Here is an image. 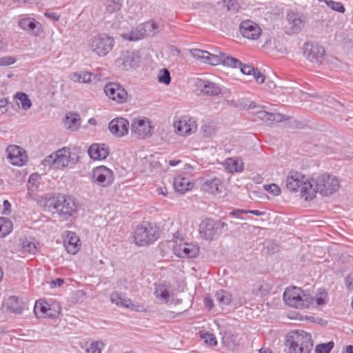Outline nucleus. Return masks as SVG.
Here are the masks:
<instances>
[{"label": "nucleus", "mask_w": 353, "mask_h": 353, "mask_svg": "<svg viewBox=\"0 0 353 353\" xmlns=\"http://www.w3.org/2000/svg\"><path fill=\"white\" fill-rule=\"evenodd\" d=\"M305 190L312 200L317 192L322 196H329L335 192L339 188V179L330 174H323L316 178H312L310 183L305 184Z\"/></svg>", "instance_id": "obj_1"}, {"label": "nucleus", "mask_w": 353, "mask_h": 353, "mask_svg": "<svg viewBox=\"0 0 353 353\" xmlns=\"http://www.w3.org/2000/svg\"><path fill=\"white\" fill-rule=\"evenodd\" d=\"M44 210L59 214L63 219L67 220L75 211L73 199L68 196L58 194L46 198L43 205Z\"/></svg>", "instance_id": "obj_2"}, {"label": "nucleus", "mask_w": 353, "mask_h": 353, "mask_svg": "<svg viewBox=\"0 0 353 353\" xmlns=\"http://www.w3.org/2000/svg\"><path fill=\"white\" fill-rule=\"evenodd\" d=\"M285 345L290 353H310L313 343L311 335L303 330H293L286 337Z\"/></svg>", "instance_id": "obj_3"}, {"label": "nucleus", "mask_w": 353, "mask_h": 353, "mask_svg": "<svg viewBox=\"0 0 353 353\" xmlns=\"http://www.w3.org/2000/svg\"><path fill=\"white\" fill-rule=\"evenodd\" d=\"M190 54L196 59L202 63L217 65L223 64L230 67L234 64H239V60L234 57L227 55L225 53L219 52V54H211L208 51L194 48L190 50Z\"/></svg>", "instance_id": "obj_4"}, {"label": "nucleus", "mask_w": 353, "mask_h": 353, "mask_svg": "<svg viewBox=\"0 0 353 353\" xmlns=\"http://www.w3.org/2000/svg\"><path fill=\"white\" fill-rule=\"evenodd\" d=\"M283 299L288 305L299 309L308 308L314 304V297L296 287L287 288L283 292Z\"/></svg>", "instance_id": "obj_5"}, {"label": "nucleus", "mask_w": 353, "mask_h": 353, "mask_svg": "<svg viewBox=\"0 0 353 353\" xmlns=\"http://www.w3.org/2000/svg\"><path fill=\"white\" fill-rule=\"evenodd\" d=\"M134 241L139 246H147L153 243L159 237L158 228L148 222H143L137 226L134 231Z\"/></svg>", "instance_id": "obj_6"}, {"label": "nucleus", "mask_w": 353, "mask_h": 353, "mask_svg": "<svg viewBox=\"0 0 353 353\" xmlns=\"http://www.w3.org/2000/svg\"><path fill=\"white\" fill-rule=\"evenodd\" d=\"M228 224L221 220L216 221L211 218L204 219L199 225L201 237L206 241H213L228 231Z\"/></svg>", "instance_id": "obj_7"}, {"label": "nucleus", "mask_w": 353, "mask_h": 353, "mask_svg": "<svg viewBox=\"0 0 353 353\" xmlns=\"http://www.w3.org/2000/svg\"><path fill=\"white\" fill-rule=\"evenodd\" d=\"M114 39L105 33H100L93 37L89 41L88 48L99 57H105L112 51Z\"/></svg>", "instance_id": "obj_8"}, {"label": "nucleus", "mask_w": 353, "mask_h": 353, "mask_svg": "<svg viewBox=\"0 0 353 353\" xmlns=\"http://www.w3.org/2000/svg\"><path fill=\"white\" fill-rule=\"evenodd\" d=\"M310 183V179L305 177L304 174L297 171H290L285 179V186L288 190L292 192L301 191V196L305 200L310 201L307 194L305 190V184Z\"/></svg>", "instance_id": "obj_9"}, {"label": "nucleus", "mask_w": 353, "mask_h": 353, "mask_svg": "<svg viewBox=\"0 0 353 353\" xmlns=\"http://www.w3.org/2000/svg\"><path fill=\"white\" fill-rule=\"evenodd\" d=\"M106 96L117 103H124L128 101V94L120 84L114 82L108 83L104 87Z\"/></svg>", "instance_id": "obj_10"}, {"label": "nucleus", "mask_w": 353, "mask_h": 353, "mask_svg": "<svg viewBox=\"0 0 353 353\" xmlns=\"http://www.w3.org/2000/svg\"><path fill=\"white\" fill-rule=\"evenodd\" d=\"M140 62L139 56L134 52L123 51L120 56L116 59V65L122 70H130L139 65Z\"/></svg>", "instance_id": "obj_11"}, {"label": "nucleus", "mask_w": 353, "mask_h": 353, "mask_svg": "<svg viewBox=\"0 0 353 353\" xmlns=\"http://www.w3.org/2000/svg\"><path fill=\"white\" fill-rule=\"evenodd\" d=\"M114 179L112 170L105 166H99L93 170L92 179L99 186H109L113 183Z\"/></svg>", "instance_id": "obj_12"}, {"label": "nucleus", "mask_w": 353, "mask_h": 353, "mask_svg": "<svg viewBox=\"0 0 353 353\" xmlns=\"http://www.w3.org/2000/svg\"><path fill=\"white\" fill-rule=\"evenodd\" d=\"M325 53L324 48L316 43L307 42L304 44L303 54L311 62L321 64Z\"/></svg>", "instance_id": "obj_13"}, {"label": "nucleus", "mask_w": 353, "mask_h": 353, "mask_svg": "<svg viewBox=\"0 0 353 353\" xmlns=\"http://www.w3.org/2000/svg\"><path fill=\"white\" fill-rule=\"evenodd\" d=\"M151 123L149 119H134L131 125V134L137 139H145L151 134Z\"/></svg>", "instance_id": "obj_14"}, {"label": "nucleus", "mask_w": 353, "mask_h": 353, "mask_svg": "<svg viewBox=\"0 0 353 353\" xmlns=\"http://www.w3.org/2000/svg\"><path fill=\"white\" fill-rule=\"evenodd\" d=\"M176 132L182 136L190 135L196 132L197 125L196 121L189 116H183L174 123Z\"/></svg>", "instance_id": "obj_15"}, {"label": "nucleus", "mask_w": 353, "mask_h": 353, "mask_svg": "<svg viewBox=\"0 0 353 353\" xmlns=\"http://www.w3.org/2000/svg\"><path fill=\"white\" fill-rule=\"evenodd\" d=\"M287 21L289 34H297L303 29L305 17L298 12H289L287 14Z\"/></svg>", "instance_id": "obj_16"}, {"label": "nucleus", "mask_w": 353, "mask_h": 353, "mask_svg": "<svg viewBox=\"0 0 353 353\" xmlns=\"http://www.w3.org/2000/svg\"><path fill=\"white\" fill-rule=\"evenodd\" d=\"M6 153L7 158L14 165L21 166L27 161V155L24 150L18 145H9L6 149Z\"/></svg>", "instance_id": "obj_17"}, {"label": "nucleus", "mask_w": 353, "mask_h": 353, "mask_svg": "<svg viewBox=\"0 0 353 353\" xmlns=\"http://www.w3.org/2000/svg\"><path fill=\"white\" fill-rule=\"evenodd\" d=\"M174 254L181 258H194L199 255V248L192 243L181 241L173 248Z\"/></svg>", "instance_id": "obj_18"}, {"label": "nucleus", "mask_w": 353, "mask_h": 353, "mask_svg": "<svg viewBox=\"0 0 353 353\" xmlns=\"http://www.w3.org/2000/svg\"><path fill=\"white\" fill-rule=\"evenodd\" d=\"M110 301L118 306L128 308L135 312H145L146 310L143 305L139 303H134L130 299H125L118 292H113L110 296Z\"/></svg>", "instance_id": "obj_19"}, {"label": "nucleus", "mask_w": 353, "mask_h": 353, "mask_svg": "<svg viewBox=\"0 0 353 353\" xmlns=\"http://www.w3.org/2000/svg\"><path fill=\"white\" fill-rule=\"evenodd\" d=\"M240 31L244 37L252 40L258 39L261 34L260 27L256 23L249 20L241 23Z\"/></svg>", "instance_id": "obj_20"}, {"label": "nucleus", "mask_w": 353, "mask_h": 353, "mask_svg": "<svg viewBox=\"0 0 353 353\" xmlns=\"http://www.w3.org/2000/svg\"><path fill=\"white\" fill-rule=\"evenodd\" d=\"M129 123L123 118H117L112 120L108 125L110 132L117 137H122L128 132Z\"/></svg>", "instance_id": "obj_21"}, {"label": "nucleus", "mask_w": 353, "mask_h": 353, "mask_svg": "<svg viewBox=\"0 0 353 353\" xmlns=\"http://www.w3.org/2000/svg\"><path fill=\"white\" fill-rule=\"evenodd\" d=\"M19 26L30 34L39 36L42 32V25L33 18H23L19 21Z\"/></svg>", "instance_id": "obj_22"}, {"label": "nucleus", "mask_w": 353, "mask_h": 353, "mask_svg": "<svg viewBox=\"0 0 353 353\" xmlns=\"http://www.w3.org/2000/svg\"><path fill=\"white\" fill-rule=\"evenodd\" d=\"M196 85L202 93L208 96H216L221 92V88L216 83L207 80L198 79Z\"/></svg>", "instance_id": "obj_23"}, {"label": "nucleus", "mask_w": 353, "mask_h": 353, "mask_svg": "<svg viewBox=\"0 0 353 353\" xmlns=\"http://www.w3.org/2000/svg\"><path fill=\"white\" fill-rule=\"evenodd\" d=\"M88 152L91 159L102 160L107 158L109 154V148L105 144L93 143L88 148Z\"/></svg>", "instance_id": "obj_24"}, {"label": "nucleus", "mask_w": 353, "mask_h": 353, "mask_svg": "<svg viewBox=\"0 0 353 353\" xmlns=\"http://www.w3.org/2000/svg\"><path fill=\"white\" fill-rule=\"evenodd\" d=\"M149 24H139L136 28L132 29L130 33L122 34V37L126 40L135 41H139L148 36L145 29L148 30Z\"/></svg>", "instance_id": "obj_25"}, {"label": "nucleus", "mask_w": 353, "mask_h": 353, "mask_svg": "<svg viewBox=\"0 0 353 353\" xmlns=\"http://www.w3.org/2000/svg\"><path fill=\"white\" fill-rule=\"evenodd\" d=\"M64 245L67 252L72 254L77 253L81 247L80 239L74 232H68L64 240Z\"/></svg>", "instance_id": "obj_26"}, {"label": "nucleus", "mask_w": 353, "mask_h": 353, "mask_svg": "<svg viewBox=\"0 0 353 353\" xmlns=\"http://www.w3.org/2000/svg\"><path fill=\"white\" fill-rule=\"evenodd\" d=\"M71 158L68 148H63L55 152V170H59L68 166Z\"/></svg>", "instance_id": "obj_27"}, {"label": "nucleus", "mask_w": 353, "mask_h": 353, "mask_svg": "<svg viewBox=\"0 0 353 353\" xmlns=\"http://www.w3.org/2000/svg\"><path fill=\"white\" fill-rule=\"evenodd\" d=\"M173 185L177 192L184 194L193 188L194 183L188 178L179 175L174 179Z\"/></svg>", "instance_id": "obj_28"}, {"label": "nucleus", "mask_w": 353, "mask_h": 353, "mask_svg": "<svg viewBox=\"0 0 353 353\" xmlns=\"http://www.w3.org/2000/svg\"><path fill=\"white\" fill-rule=\"evenodd\" d=\"M51 308L48 303L43 301H36L34 312L38 318H54L57 316L56 313H50Z\"/></svg>", "instance_id": "obj_29"}, {"label": "nucleus", "mask_w": 353, "mask_h": 353, "mask_svg": "<svg viewBox=\"0 0 353 353\" xmlns=\"http://www.w3.org/2000/svg\"><path fill=\"white\" fill-rule=\"evenodd\" d=\"M7 308L10 312L16 314H20L23 310V303L16 296H10L6 302Z\"/></svg>", "instance_id": "obj_30"}, {"label": "nucleus", "mask_w": 353, "mask_h": 353, "mask_svg": "<svg viewBox=\"0 0 353 353\" xmlns=\"http://www.w3.org/2000/svg\"><path fill=\"white\" fill-rule=\"evenodd\" d=\"M221 186V182L219 179L214 178L207 180L203 185V190L210 194H216L220 192L219 188Z\"/></svg>", "instance_id": "obj_31"}, {"label": "nucleus", "mask_w": 353, "mask_h": 353, "mask_svg": "<svg viewBox=\"0 0 353 353\" xmlns=\"http://www.w3.org/2000/svg\"><path fill=\"white\" fill-rule=\"evenodd\" d=\"M92 73L85 71L81 72H72L69 74V78L71 81L76 83H88L92 81Z\"/></svg>", "instance_id": "obj_32"}, {"label": "nucleus", "mask_w": 353, "mask_h": 353, "mask_svg": "<svg viewBox=\"0 0 353 353\" xmlns=\"http://www.w3.org/2000/svg\"><path fill=\"white\" fill-rule=\"evenodd\" d=\"M214 297L219 305L221 307H224L225 306L230 305L232 301L231 294L224 290L217 291Z\"/></svg>", "instance_id": "obj_33"}, {"label": "nucleus", "mask_w": 353, "mask_h": 353, "mask_svg": "<svg viewBox=\"0 0 353 353\" xmlns=\"http://www.w3.org/2000/svg\"><path fill=\"white\" fill-rule=\"evenodd\" d=\"M225 168L230 172H239L243 170V163L241 159L230 158L225 161Z\"/></svg>", "instance_id": "obj_34"}, {"label": "nucleus", "mask_w": 353, "mask_h": 353, "mask_svg": "<svg viewBox=\"0 0 353 353\" xmlns=\"http://www.w3.org/2000/svg\"><path fill=\"white\" fill-rule=\"evenodd\" d=\"M14 99L20 102L17 103L22 110H28L30 108L32 103L26 93L21 92H17L14 95Z\"/></svg>", "instance_id": "obj_35"}, {"label": "nucleus", "mask_w": 353, "mask_h": 353, "mask_svg": "<svg viewBox=\"0 0 353 353\" xmlns=\"http://www.w3.org/2000/svg\"><path fill=\"white\" fill-rule=\"evenodd\" d=\"M12 223L6 217L0 218V237H4L12 232Z\"/></svg>", "instance_id": "obj_36"}, {"label": "nucleus", "mask_w": 353, "mask_h": 353, "mask_svg": "<svg viewBox=\"0 0 353 353\" xmlns=\"http://www.w3.org/2000/svg\"><path fill=\"white\" fill-rule=\"evenodd\" d=\"M21 245L23 253L35 254L37 250L36 244L26 238L21 240Z\"/></svg>", "instance_id": "obj_37"}, {"label": "nucleus", "mask_w": 353, "mask_h": 353, "mask_svg": "<svg viewBox=\"0 0 353 353\" xmlns=\"http://www.w3.org/2000/svg\"><path fill=\"white\" fill-rule=\"evenodd\" d=\"M154 295L157 299L168 302L169 299V292L164 285H158L155 286Z\"/></svg>", "instance_id": "obj_38"}, {"label": "nucleus", "mask_w": 353, "mask_h": 353, "mask_svg": "<svg viewBox=\"0 0 353 353\" xmlns=\"http://www.w3.org/2000/svg\"><path fill=\"white\" fill-rule=\"evenodd\" d=\"M65 125L68 128L72 131L76 130L80 126V118L78 114H72L70 117H66Z\"/></svg>", "instance_id": "obj_39"}, {"label": "nucleus", "mask_w": 353, "mask_h": 353, "mask_svg": "<svg viewBox=\"0 0 353 353\" xmlns=\"http://www.w3.org/2000/svg\"><path fill=\"white\" fill-rule=\"evenodd\" d=\"M201 133L203 137H210L216 131L214 123L212 121L205 123L201 128Z\"/></svg>", "instance_id": "obj_40"}, {"label": "nucleus", "mask_w": 353, "mask_h": 353, "mask_svg": "<svg viewBox=\"0 0 353 353\" xmlns=\"http://www.w3.org/2000/svg\"><path fill=\"white\" fill-rule=\"evenodd\" d=\"M105 6L106 12L111 14L121 9V3L119 0H106Z\"/></svg>", "instance_id": "obj_41"}, {"label": "nucleus", "mask_w": 353, "mask_h": 353, "mask_svg": "<svg viewBox=\"0 0 353 353\" xmlns=\"http://www.w3.org/2000/svg\"><path fill=\"white\" fill-rule=\"evenodd\" d=\"M104 347V343L102 341H97L92 342L87 348V353H101V350Z\"/></svg>", "instance_id": "obj_42"}, {"label": "nucleus", "mask_w": 353, "mask_h": 353, "mask_svg": "<svg viewBox=\"0 0 353 353\" xmlns=\"http://www.w3.org/2000/svg\"><path fill=\"white\" fill-rule=\"evenodd\" d=\"M158 81L159 83L169 85L171 81V77L170 72L168 69H162L159 71L158 75Z\"/></svg>", "instance_id": "obj_43"}, {"label": "nucleus", "mask_w": 353, "mask_h": 353, "mask_svg": "<svg viewBox=\"0 0 353 353\" xmlns=\"http://www.w3.org/2000/svg\"><path fill=\"white\" fill-rule=\"evenodd\" d=\"M256 116L258 119L262 120L265 123H271L274 122L273 113L266 112L265 110H261L256 112Z\"/></svg>", "instance_id": "obj_44"}, {"label": "nucleus", "mask_w": 353, "mask_h": 353, "mask_svg": "<svg viewBox=\"0 0 353 353\" xmlns=\"http://www.w3.org/2000/svg\"><path fill=\"white\" fill-rule=\"evenodd\" d=\"M334 343L332 341H330L326 343L319 344L315 347L316 353H330L332 349L334 347Z\"/></svg>", "instance_id": "obj_45"}, {"label": "nucleus", "mask_w": 353, "mask_h": 353, "mask_svg": "<svg viewBox=\"0 0 353 353\" xmlns=\"http://www.w3.org/2000/svg\"><path fill=\"white\" fill-rule=\"evenodd\" d=\"M230 67L237 68H239L241 70V72L247 75H251L254 73L256 68H254L253 66L246 64H243L239 61V64H234V65H230Z\"/></svg>", "instance_id": "obj_46"}, {"label": "nucleus", "mask_w": 353, "mask_h": 353, "mask_svg": "<svg viewBox=\"0 0 353 353\" xmlns=\"http://www.w3.org/2000/svg\"><path fill=\"white\" fill-rule=\"evenodd\" d=\"M201 338L204 340L205 343L210 346H215L217 344L216 339L213 334L210 332H203Z\"/></svg>", "instance_id": "obj_47"}, {"label": "nucleus", "mask_w": 353, "mask_h": 353, "mask_svg": "<svg viewBox=\"0 0 353 353\" xmlns=\"http://www.w3.org/2000/svg\"><path fill=\"white\" fill-rule=\"evenodd\" d=\"M223 2L227 7V10L230 12H236L240 8L238 0H224Z\"/></svg>", "instance_id": "obj_48"}, {"label": "nucleus", "mask_w": 353, "mask_h": 353, "mask_svg": "<svg viewBox=\"0 0 353 353\" xmlns=\"http://www.w3.org/2000/svg\"><path fill=\"white\" fill-rule=\"evenodd\" d=\"M327 6L332 10L341 13H343L345 11V7L341 2L329 0L327 2Z\"/></svg>", "instance_id": "obj_49"}, {"label": "nucleus", "mask_w": 353, "mask_h": 353, "mask_svg": "<svg viewBox=\"0 0 353 353\" xmlns=\"http://www.w3.org/2000/svg\"><path fill=\"white\" fill-rule=\"evenodd\" d=\"M328 300L327 294L325 291L319 292L318 296L314 298V303H316V305L320 306L325 305Z\"/></svg>", "instance_id": "obj_50"}, {"label": "nucleus", "mask_w": 353, "mask_h": 353, "mask_svg": "<svg viewBox=\"0 0 353 353\" xmlns=\"http://www.w3.org/2000/svg\"><path fill=\"white\" fill-rule=\"evenodd\" d=\"M55 152L48 156L45 159L42 161V164L45 167H48L49 169L55 170Z\"/></svg>", "instance_id": "obj_51"}, {"label": "nucleus", "mask_w": 353, "mask_h": 353, "mask_svg": "<svg viewBox=\"0 0 353 353\" xmlns=\"http://www.w3.org/2000/svg\"><path fill=\"white\" fill-rule=\"evenodd\" d=\"M143 24H149L150 27H148V30L145 29L148 36H154L158 32L159 26L157 23L154 21H147Z\"/></svg>", "instance_id": "obj_52"}, {"label": "nucleus", "mask_w": 353, "mask_h": 353, "mask_svg": "<svg viewBox=\"0 0 353 353\" xmlns=\"http://www.w3.org/2000/svg\"><path fill=\"white\" fill-rule=\"evenodd\" d=\"M264 188L268 192H269L270 193H271L275 196L279 195L281 194L280 188L279 187V185H277L275 183H272L270 185H265Z\"/></svg>", "instance_id": "obj_53"}, {"label": "nucleus", "mask_w": 353, "mask_h": 353, "mask_svg": "<svg viewBox=\"0 0 353 353\" xmlns=\"http://www.w3.org/2000/svg\"><path fill=\"white\" fill-rule=\"evenodd\" d=\"M222 341L226 346L232 347L234 343V336L231 333H225Z\"/></svg>", "instance_id": "obj_54"}, {"label": "nucleus", "mask_w": 353, "mask_h": 353, "mask_svg": "<svg viewBox=\"0 0 353 353\" xmlns=\"http://www.w3.org/2000/svg\"><path fill=\"white\" fill-rule=\"evenodd\" d=\"M16 62V59L13 57H4L0 59V65L8 66Z\"/></svg>", "instance_id": "obj_55"}, {"label": "nucleus", "mask_w": 353, "mask_h": 353, "mask_svg": "<svg viewBox=\"0 0 353 353\" xmlns=\"http://www.w3.org/2000/svg\"><path fill=\"white\" fill-rule=\"evenodd\" d=\"M252 75L259 83H263L264 82L265 76L259 70V69L256 68Z\"/></svg>", "instance_id": "obj_56"}, {"label": "nucleus", "mask_w": 353, "mask_h": 353, "mask_svg": "<svg viewBox=\"0 0 353 353\" xmlns=\"http://www.w3.org/2000/svg\"><path fill=\"white\" fill-rule=\"evenodd\" d=\"M45 16L50 19H52L54 21H57L60 19V15L58 14L57 12H46L45 13Z\"/></svg>", "instance_id": "obj_57"}, {"label": "nucleus", "mask_w": 353, "mask_h": 353, "mask_svg": "<svg viewBox=\"0 0 353 353\" xmlns=\"http://www.w3.org/2000/svg\"><path fill=\"white\" fill-rule=\"evenodd\" d=\"M274 121L281 122L286 120L285 116L280 113H273Z\"/></svg>", "instance_id": "obj_58"}, {"label": "nucleus", "mask_w": 353, "mask_h": 353, "mask_svg": "<svg viewBox=\"0 0 353 353\" xmlns=\"http://www.w3.org/2000/svg\"><path fill=\"white\" fill-rule=\"evenodd\" d=\"M346 285L349 289L353 290V274L346 278Z\"/></svg>", "instance_id": "obj_59"}, {"label": "nucleus", "mask_w": 353, "mask_h": 353, "mask_svg": "<svg viewBox=\"0 0 353 353\" xmlns=\"http://www.w3.org/2000/svg\"><path fill=\"white\" fill-rule=\"evenodd\" d=\"M245 214V210H233L232 212H230V214L236 217V218H239V219H241V214Z\"/></svg>", "instance_id": "obj_60"}, {"label": "nucleus", "mask_w": 353, "mask_h": 353, "mask_svg": "<svg viewBox=\"0 0 353 353\" xmlns=\"http://www.w3.org/2000/svg\"><path fill=\"white\" fill-rule=\"evenodd\" d=\"M205 305L209 309H212L214 306L213 300L210 298L206 297L204 300Z\"/></svg>", "instance_id": "obj_61"}, {"label": "nucleus", "mask_w": 353, "mask_h": 353, "mask_svg": "<svg viewBox=\"0 0 353 353\" xmlns=\"http://www.w3.org/2000/svg\"><path fill=\"white\" fill-rule=\"evenodd\" d=\"M248 213H250V214H254V215H256V216H261V215H263L264 214V212H261V211L257 210H245V214H248Z\"/></svg>", "instance_id": "obj_62"}, {"label": "nucleus", "mask_w": 353, "mask_h": 353, "mask_svg": "<svg viewBox=\"0 0 353 353\" xmlns=\"http://www.w3.org/2000/svg\"><path fill=\"white\" fill-rule=\"evenodd\" d=\"M3 206H4V210L3 211V213L4 214H8V213L7 212V211L8 210V208H10V203H9L8 201L7 200H5L3 201Z\"/></svg>", "instance_id": "obj_63"}, {"label": "nucleus", "mask_w": 353, "mask_h": 353, "mask_svg": "<svg viewBox=\"0 0 353 353\" xmlns=\"http://www.w3.org/2000/svg\"><path fill=\"white\" fill-rule=\"evenodd\" d=\"M39 179V175L38 174H32L30 175L29 178V183H34Z\"/></svg>", "instance_id": "obj_64"}]
</instances>
